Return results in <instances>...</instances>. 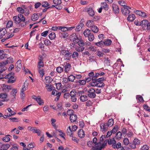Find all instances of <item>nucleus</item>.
I'll list each match as a JSON object with an SVG mask.
<instances>
[{"label": "nucleus", "instance_id": "obj_14", "mask_svg": "<svg viewBox=\"0 0 150 150\" xmlns=\"http://www.w3.org/2000/svg\"><path fill=\"white\" fill-rule=\"evenodd\" d=\"M7 33L6 28H0V37H3Z\"/></svg>", "mask_w": 150, "mask_h": 150}, {"label": "nucleus", "instance_id": "obj_62", "mask_svg": "<svg viewBox=\"0 0 150 150\" xmlns=\"http://www.w3.org/2000/svg\"><path fill=\"white\" fill-rule=\"evenodd\" d=\"M122 134L120 132H117L116 134V137L117 139H120L121 138L122 135Z\"/></svg>", "mask_w": 150, "mask_h": 150}, {"label": "nucleus", "instance_id": "obj_56", "mask_svg": "<svg viewBox=\"0 0 150 150\" xmlns=\"http://www.w3.org/2000/svg\"><path fill=\"white\" fill-rule=\"evenodd\" d=\"M17 11L21 13H24V10L23 8L21 7H18L17 8Z\"/></svg>", "mask_w": 150, "mask_h": 150}, {"label": "nucleus", "instance_id": "obj_27", "mask_svg": "<svg viewBox=\"0 0 150 150\" xmlns=\"http://www.w3.org/2000/svg\"><path fill=\"white\" fill-rule=\"evenodd\" d=\"M91 30L94 33H97L99 30L98 28L96 25H93L91 28Z\"/></svg>", "mask_w": 150, "mask_h": 150}, {"label": "nucleus", "instance_id": "obj_5", "mask_svg": "<svg viewBox=\"0 0 150 150\" xmlns=\"http://www.w3.org/2000/svg\"><path fill=\"white\" fill-rule=\"evenodd\" d=\"M84 11L87 12L88 14L91 16H93L95 15V12L92 7H88L85 8Z\"/></svg>", "mask_w": 150, "mask_h": 150}, {"label": "nucleus", "instance_id": "obj_44", "mask_svg": "<svg viewBox=\"0 0 150 150\" xmlns=\"http://www.w3.org/2000/svg\"><path fill=\"white\" fill-rule=\"evenodd\" d=\"M107 142H108V144L110 145L112 144V145L113 144L115 143V140L114 138H112L107 141Z\"/></svg>", "mask_w": 150, "mask_h": 150}, {"label": "nucleus", "instance_id": "obj_30", "mask_svg": "<svg viewBox=\"0 0 150 150\" xmlns=\"http://www.w3.org/2000/svg\"><path fill=\"white\" fill-rule=\"evenodd\" d=\"M11 135L9 134L7 135L6 136L2 138V140L4 142H8L10 140V139L9 137H10Z\"/></svg>", "mask_w": 150, "mask_h": 150}, {"label": "nucleus", "instance_id": "obj_46", "mask_svg": "<svg viewBox=\"0 0 150 150\" xmlns=\"http://www.w3.org/2000/svg\"><path fill=\"white\" fill-rule=\"evenodd\" d=\"M44 44L47 46H50L51 44V42L48 39H46L44 41Z\"/></svg>", "mask_w": 150, "mask_h": 150}, {"label": "nucleus", "instance_id": "obj_3", "mask_svg": "<svg viewBox=\"0 0 150 150\" xmlns=\"http://www.w3.org/2000/svg\"><path fill=\"white\" fill-rule=\"evenodd\" d=\"M73 110H69L67 112L68 115H70V119L71 122H74L76 121L77 119V115L73 114Z\"/></svg>", "mask_w": 150, "mask_h": 150}, {"label": "nucleus", "instance_id": "obj_33", "mask_svg": "<svg viewBox=\"0 0 150 150\" xmlns=\"http://www.w3.org/2000/svg\"><path fill=\"white\" fill-rule=\"evenodd\" d=\"M114 124V120L112 119H110L108 120V127H111Z\"/></svg>", "mask_w": 150, "mask_h": 150}, {"label": "nucleus", "instance_id": "obj_48", "mask_svg": "<svg viewBox=\"0 0 150 150\" xmlns=\"http://www.w3.org/2000/svg\"><path fill=\"white\" fill-rule=\"evenodd\" d=\"M118 3L120 5L122 6H123V7L127 6L126 3L124 1L121 0L119 1H118Z\"/></svg>", "mask_w": 150, "mask_h": 150}, {"label": "nucleus", "instance_id": "obj_59", "mask_svg": "<svg viewBox=\"0 0 150 150\" xmlns=\"http://www.w3.org/2000/svg\"><path fill=\"white\" fill-rule=\"evenodd\" d=\"M123 143L125 145H127L129 144V139L127 138H125L123 140Z\"/></svg>", "mask_w": 150, "mask_h": 150}, {"label": "nucleus", "instance_id": "obj_19", "mask_svg": "<svg viewBox=\"0 0 150 150\" xmlns=\"http://www.w3.org/2000/svg\"><path fill=\"white\" fill-rule=\"evenodd\" d=\"M78 134L79 137L81 138L84 137L85 135L84 132L82 129H80L79 130Z\"/></svg>", "mask_w": 150, "mask_h": 150}, {"label": "nucleus", "instance_id": "obj_25", "mask_svg": "<svg viewBox=\"0 0 150 150\" xmlns=\"http://www.w3.org/2000/svg\"><path fill=\"white\" fill-rule=\"evenodd\" d=\"M10 146L9 144H3L1 147L0 150H7Z\"/></svg>", "mask_w": 150, "mask_h": 150}, {"label": "nucleus", "instance_id": "obj_21", "mask_svg": "<svg viewBox=\"0 0 150 150\" xmlns=\"http://www.w3.org/2000/svg\"><path fill=\"white\" fill-rule=\"evenodd\" d=\"M67 134L70 137H72L73 135V132L72 131L70 126L69 127L68 129H67Z\"/></svg>", "mask_w": 150, "mask_h": 150}, {"label": "nucleus", "instance_id": "obj_35", "mask_svg": "<svg viewBox=\"0 0 150 150\" xmlns=\"http://www.w3.org/2000/svg\"><path fill=\"white\" fill-rule=\"evenodd\" d=\"M93 24V21L92 20H89L86 23V25L88 27L91 28Z\"/></svg>", "mask_w": 150, "mask_h": 150}, {"label": "nucleus", "instance_id": "obj_15", "mask_svg": "<svg viewBox=\"0 0 150 150\" xmlns=\"http://www.w3.org/2000/svg\"><path fill=\"white\" fill-rule=\"evenodd\" d=\"M21 61V60H18L16 64L17 68V71H19L22 67Z\"/></svg>", "mask_w": 150, "mask_h": 150}, {"label": "nucleus", "instance_id": "obj_13", "mask_svg": "<svg viewBox=\"0 0 150 150\" xmlns=\"http://www.w3.org/2000/svg\"><path fill=\"white\" fill-rule=\"evenodd\" d=\"M112 8L114 12L115 13H118L119 12L118 6L117 5L113 4H112Z\"/></svg>", "mask_w": 150, "mask_h": 150}, {"label": "nucleus", "instance_id": "obj_4", "mask_svg": "<svg viewBox=\"0 0 150 150\" xmlns=\"http://www.w3.org/2000/svg\"><path fill=\"white\" fill-rule=\"evenodd\" d=\"M81 38L79 36H78L76 34H73L71 35V39L73 42L75 43L79 42Z\"/></svg>", "mask_w": 150, "mask_h": 150}, {"label": "nucleus", "instance_id": "obj_57", "mask_svg": "<svg viewBox=\"0 0 150 150\" xmlns=\"http://www.w3.org/2000/svg\"><path fill=\"white\" fill-rule=\"evenodd\" d=\"M14 35V34L12 33H9L7 35V36H6L5 38V40L8 39L11 37H12Z\"/></svg>", "mask_w": 150, "mask_h": 150}, {"label": "nucleus", "instance_id": "obj_28", "mask_svg": "<svg viewBox=\"0 0 150 150\" xmlns=\"http://www.w3.org/2000/svg\"><path fill=\"white\" fill-rule=\"evenodd\" d=\"M88 96L86 95H81L80 97V99L81 102H84L88 99Z\"/></svg>", "mask_w": 150, "mask_h": 150}, {"label": "nucleus", "instance_id": "obj_2", "mask_svg": "<svg viewBox=\"0 0 150 150\" xmlns=\"http://www.w3.org/2000/svg\"><path fill=\"white\" fill-rule=\"evenodd\" d=\"M4 78L8 79L7 82L8 83H13L15 82L16 80V77L15 76L14 74L13 73H11L6 75Z\"/></svg>", "mask_w": 150, "mask_h": 150}, {"label": "nucleus", "instance_id": "obj_24", "mask_svg": "<svg viewBox=\"0 0 150 150\" xmlns=\"http://www.w3.org/2000/svg\"><path fill=\"white\" fill-rule=\"evenodd\" d=\"M68 36V33L67 32L62 33L59 35L60 37L61 38H63L64 39L67 38Z\"/></svg>", "mask_w": 150, "mask_h": 150}, {"label": "nucleus", "instance_id": "obj_58", "mask_svg": "<svg viewBox=\"0 0 150 150\" xmlns=\"http://www.w3.org/2000/svg\"><path fill=\"white\" fill-rule=\"evenodd\" d=\"M38 71L40 74V76L41 78H42L44 75V69H38Z\"/></svg>", "mask_w": 150, "mask_h": 150}, {"label": "nucleus", "instance_id": "obj_45", "mask_svg": "<svg viewBox=\"0 0 150 150\" xmlns=\"http://www.w3.org/2000/svg\"><path fill=\"white\" fill-rule=\"evenodd\" d=\"M89 40L90 41H93L94 39V37L93 33H91L88 37Z\"/></svg>", "mask_w": 150, "mask_h": 150}, {"label": "nucleus", "instance_id": "obj_31", "mask_svg": "<svg viewBox=\"0 0 150 150\" xmlns=\"http://www.w3.org/2000/svg\"><path fill=\"white\" fill-rule=\"evenodd\" d=\"M71 55L72 56V58L76 60L77 58H78L79 54L77 52H73Z\"/></svg>", "mask_w": 150, "mask_h": 150}, {"label": "nucleus", "instance_id": "obj_42", "mask_svg": "<svg viewBox=\"0 0 150 150\" xmlns=\"http://www.w3.org/2000/svg\"><path fill=\"white\" fill-rule=\"evenodd\" d=\"M8 54H5V52L3 53L2 54H1V55L0 57V60H3L5 59L8 57Z\"/></svg>", "mask_w": 150, "mask_h": 150}, {"label": "nucleus", "instance_id": "obj_40", "mask_svg": "<svg viewBox=\"0 0 150 150\" xmlns=\"http://www.w3.org/2000/svg\"><path fill=\"white\" fill-rule=\"evenodd\" d=\"M8 62L9 61L8 59H6L4 61L1 62H0V66H2L3 67H6L5 66L8 63Z\"/></svg>", "mask_w": 150, "mask_h": 150}, {"label": "nucleus", "instance_id": "obj_29", "mask_svg": "<svg viewBox=\"0 0 150 150\" xmlns=\"http://www.w3.org/2000/svg\"><path fill=\"white\" fill-rule=\"evenodd\" d=\"M72 54L69 52L64 55V58L65 59L69 60L70 59Z\"/></svg>", "mask_w": 150, "mask_h": 150}, {"label": "nucleus", "instance_id": "obj_49", "mask_svg": "<svg viewBox=\"0 0 150 150\" xmlns=\"http://www.w3.org/2000/svg\"><path fill=\"white\" fill-rule=\"evenodd\" d=\"M53 3L56 5H59L61 4L62 3L61 0H53Z\"/></svg>", "mask_w": 150, "mask_h": 150}, {"label": "nucleus", "instance_id": "obj_39", "mask_svg": "<svg viewBox=\"0 0 150 150\" xmlns=\"http://www.w3.org/2000/svg\"><path fill=\"white\" fill-rule=\"evenodd\" d=\"M68 78L69 81L73 82L75 79V76L72 75H70L68 76Z\"/></svg>", "mask_w": 150, "mask_h": 150}, {"label": "nucleus", "instance_id": "obj_1", "mask_svg": "<svg viewBox=\"0 0 150 150\" xmlns=\"http://www.w3.org/2000/svg\"><path fill=\"white\" fill-rule=\"evenodd\" d=\"M13 20L15 23L17 24H19L22 21H25V18L23 15L20 13L18 15V16H14L13 17Z\"/></svg>", "mask_w": 150, "mask_h": 150}, {"label": "nucleus", "instance_id": "obj_20", "mask_svg": "<svg viewBox=\"0 0 150 150\" xmlns=\"http://www.w3.org/2000/svg\"><path fill=\"white\" fill-rule=\"evenodd\" d=\"M112 146L113 148L114 149H118L120 148H121V144L120 142H118L117 143H116V141H115V143L113 144L112 145Z\"/></svg>", "mask_w": 150, "mask_h": 150}, {"label": "nucleus", "instance_id": "obj_32", "mask_svg": "<svg viewBox=\"0 0 150 150\" xmlns=\"http://www.w3.org/2000/svg\"><path fill=\"white\" fill-rule=\"evenodd\" d=\"M38 15L36 13H34L31 17V18L33 21H35L38 19Z\"/></svg>", "mask_w": 150, "mask_h": 150}, {"label": "nucleus", "instance_id": "obj_43", "mask_svg": "<svg viewBox=\"0 0 150 150\" xmlns=\"http://www.w3.org/2000/svg\"><path fill=\"white\" fill-rule=\"evenodd\" d=\"M37 101L39 105H42L44 103L43 100L39 96H38V99Z\"/></svg>", "mask_w": 150, "mask_h": 150}, {"label": "nucleus", "instance_id": "obj_36", "mask_svg": "<svg viewBox=\"0 0 150 150\" xmlns=\"http://www.w3.org/2000/svg\"><path fill=\"white\" fill-rule=\"evenodd\" d=\"M49 37L51 40H54L56 37L55 33L54 32L51 33L49 35Z\"/></svg>", "mask_w": 150, "mask_h": 150}, {"label": "nucleus", "instance_id": "obj_38", "mask_svg": "<svg viewBox=\"0 0 150 150\" xmlns=\"http://www.w3.org/2000/svg\"><path fill=\"white\" fill-rule=\"evenodd\" d=\"M13 23L12 21H8L6 24V28H9L12 27L13 25Z\"/></svg>", "mask_w": 150, "mask_h": 150}, {"label": "nucleus", "instance_id": "obj_9", "mask_svg": "<svg viewBox=\"0 0 150 150\" xmlns=\"http://www.w3.org/2000/svg\"><path fill=\"white\" fill-rule=\"evenodd\" d=\"M91 85L93 86H96L101 88L103 87L105 85L104 83L99 82H93L91 83Z\"/></svg>", "mask_w": 150, "mask_h": 150}, {"label": "nucleus", "instance_id": "obj_34", "mask_svg": "<svg viewBox=\"0 0 150 150\" xmlns=\"http://www.w3.org/2000/svg\"><path fill=\"white\" fill-rule=\"evenodd\" d=\"M95 44L98 46L101 47L105 45V43L104 41H100L98 42H96Z\"/></svg>", "mask_w": 150, "mask_h": 150}, {"label": "nucleus", "instance_id": "obj_17", "mask_svg": "<svg viewBox=\"0 0 150 150\" xmlns=\"http://www.w3.org/2000/svg\"><path fill=\"white\" fill-rule=\"evenodd\" d=\"M64 71L66 72H68L69 70L71 65L69 63H66L64 64Z\"/></svg>", "mask_w": 150, "mask_h": 150}, {"label": "nucleus", "instance_id": "obj_60", "mask_svg": "<svg viewBox=\"0 0 150 150\" xmlns=\"http://www.w3.org/2000/svg\"><path fill=\"white\" fill-rule=\"evenodd\" d=\"M112 42L110 39H108L106 41L104 42L105 45L107 46L109 45H111Z\"/></svg>", "mask_w": 150, "mask_h": 150}, {"label": "nucleus", "instance_id": "obj_37", "mask_svg": "<svg viewBox=\"0 0 150 150\" xmlns=\"http://www.w3.org/2000/svg\"><path fill=\"white\" fill-rule=\"evenodd\" d=\"M107 143V141L106 140H105L103 143L99 147L97 148V149L98 150H101L106 145V144Z\"/></svg>", "mask_w": 150, "mask_h": 150}, {"label": "nucleus", "instance_id": "obj_23", "mask_svg": "<svg viewBox=\"0 0 150 150\" xmlns=\"http://www.w3.org/2000/svg\"><path fill=\"white\" fill-rule=\"evenodd\" d=\"M102 7L105 10L107 11L109 9V6L105 2L101 3Z\"/></svg>", "mask_w": 150, "mask_h": 150}, {"label": "nucleus", "instance_id": "obj_41", "mask_svg": "<svg viewBox=\"0 0 150 150\" xmlns=\"http://www.w3.org/2000/svg\"><path fill=\"white\" fill-rule=\"evenodd\" d=\"M96 91H94L93 92L90 93H88V96L90 98H94L95 97L96 95L95 93Z\"/></svg>", "mask_w": 150, "mask_h": 150}, {"label": "nucleus", "instance_id": "obj_51", "mask_svg": "<svg viewBox=\"0 0 150 150\" xmlns=\"http://www.w3.org/2000/svg\"><path fill=\"white\" fill-rule=\"evenodd\" d=\"M45 79L46 82L47 83H50L51 82V78L50 76H47L45 77Z\"/></svg>", "mask_w": 150, "mask_h": 150}, {"label": "nucleus", "instance_id": "obj_50", "mask_svg": "<svg viewBox=\"0 0 150 150\" xmlns=\"http://www.w3.org/2000/svg\"><path fill=\"white\" fill-rule=\"evenodd\" d=\"M56 71L59 73H60L63 71L64 69L60 67H59L57 68Z\"/></svg>", "mask_w": 150, "mask_h": 150}, {"label": "nucleus", "instance_id": "obj_63", "mask_svg": "<svg viewBox=\"0 0 150 150\" xmlns=\"http://www.w3.org/2000/svg\"><path fill=\"white\" fill-rule=\"evenodd\" d=\"M96 54L99 57H102L103 56L104 54L101 51H99L98 50H97L96 52Z\"/></svg>", "mask_w": 150, "mask_h": 150}, {"label": "nucleus", "instance_id": "obj_16", "mask_svg": "<svg viewBox=\"0 0 150 150\" xmlns=\"http://www.w3.org/2000/svg\"><path fill=\"white\" fill-rule=\"evenodd\" d=\"M135 18V16L134 14H131L128 15L127 18V20L129 22L133 21Z\"/></svg>", "mask_w": 150, "mask_h": 150}, {"label": "nucleus", "instance_id": "obj_18", "mask_svg": "<svg viewBox=\"0 0 150 150\" xmlns=\"http://www.w3.org/2000/svg\"><path fill=\"white\" fill-rule=\"evenodd\" d=\"M134 13H135L136 14L140 16L144 17H145L146 16V13L144 12H143L140 11H137L136 10L134 11Z\"/></svg>", "mask_w": 150, "mask_h": 150}, {"label": "nucleus", "instance_id": "obj_12", "mask_svg": "<svg viewBox=\"0 0 150 150\" xmlns=\"http://www.w3.org/2000/svg\"><path fill=\"white\" fill-rule=\"evenodd\" d=\"M100 125L101 129L103 132H105L107 130L108 127L107 123H102L100 124Z\"/></svg>", "mask_w": 150, "mask_h": 150}, {"label": "nucleus", "instance_id": "obj_22", "mask_svg": "<svg viewBox=\"0 0 150 150\" xmlns=\"http://www.w3.org/2000/svg\"><path fill=\"white\" fill-rule=\"evenodd\" d=\"M17 92V90L16 89H12V91L11 92V95L13 96V100H14L16 99V93Z\"/></svg>", "mask_w": 150, "mask_h": 150}, {"label": "nucleus", "instance_id": "obj_64", "mask_svg": "<svg viewBox=\"0 0 150 150\" xmlns=\"http://www.w3.org/2000/svg\"><path fill=\"white\" fill-rule=\"evenodd\" d=\"M143 108L146 110L150 112V108L147 105L144 104L143 105Z\"/></svg>", "mask_w": 150, "mask_h": 150}, {"label": "nucleus", "instance_id": "obj_11", "mask_svg": "<svg viewBox=\"0 0 150 150\" xmlns=\"http://www.w3.org/2000/svg\"><path fill=\"white\" fill-rule=\"evenodd\" d=\"M148 24L149 22L148 20H143L141 22V26L143 27L146 26L147 29L149 30L150 29V28L149 27Z\"/></svg>", "mask_w": 150, "mask_h": 150}, {"label": "nucleus", "instance_id": "obj_26", "mask_svg": "<svg viewBox=\"0 0 150 150\" xmlns=\"http://www.w3.org/2000/svg\"><path fill=\"white\" fill-rule=\"evenodd\" d=\"M91 33L90 30L86 29L84 31L83 34L85 37H88Z\"/></svg>", "mask_w": 150, "mask_h": 150}, {"label": "nucleus", "instance_id": "obj_47", "mask_svg": "<svg viewBox=\"0 0 150 150\" xmlns=\"http://www.w3.org/2000/svg\"><path fill=\"white\" fill-rule=\"evenodd\" d=\"M128 137H133L134 134L133 132L131 131H128V132L126 134Z\"/></svg>", "mask_w": 150, "mask_h": 150}, {"label": "nucleus", "instance_id": "obj_10", "mask_svg": "<svg viewBox=\"0 0 150 150\" xmlns=\"http://www.w3.org/2000/svg\"><path fill=\"white\" fill-rule=\"evenodd\" d=\"M61 93L57 91L54 90L52 92V94L54 96H56V98L55 99V101H57L59 99L60 96L61 95Z\"/></svg>", "mask_w": 150, "mask_h": 150}, {"label": "nucleus", "instance_id": "obj_54", "mask_svg": "<svg viewBox=\"0 0 150 150\" xmlns=\"http://www.w3.org/2000/svg\"><path fill=\"white\" fill-rule=\"evenodd\" d=\"M76 93V90H72L70 93V95L71 96H75Z\"/></svg>", "mask_w": 150, "mask_h": 150}, {"label": "nucleus", "instance_id": "obj_53", "mask_svg": "<svg viewBox=\"0 0 150 150\" xmlns=\"http://www.w3.org/2000/svg\"><path fill=\"white\" fill-rule=\"evenodd\" d=\"M77 43H78L79 46L81 47H83V46H84V43L83 42L81 38L79 42H78Z\"/></svg>", "mask_w": 150, "mask_h": 150}, {"label": "nucleus", "instance_id": "obj_6", "mask_svg": "<svg viewBox=\"0 0 150 150\" xmlns=\"http://www.w3.org/2000/svg\"><path fill=\"white\" fill-rule=\"evenodd\" d=\"M131 8L128 6L122 7L121 8V11L122 14L125 16H127L130 13V11L128 9Z\"/></svg>", "mask_w": 150, "mask_h": 150}, {"label": "nucleus", "instance_id": "obj_52", "mask_svg": "<svg viewBox=\"0 0 150 150\" xmlns=\"http://www.w3.org/2000/svg\"><path fill=\"white\" fill-rule=\"evenodd\" d=\"M7 97L8 95L6 93H1L0 94V98L4 99L6 98Z\"/></svg>", "mask_w": 150, "mask_h": 150}, {"label": "nucleus", "instance_id": "obj_55", "mask_svg": "<svg viewBox=\"0 0 150 150\" xmlns=\"http://www.w3.org/2000/svg\"><path fill=\"white\" fill-rule=\"evenodd\" d=\"M50 6V4L47 1L43 2L42 4V6L44 7H47Z\"/></svg>", "mask_w": 150, "mask_h": 150}, {"label": "nucleus", "instance_id": "obj_61", "mask_svg": "<svg viewBox=\"0 0 150 150\" xmlns=\"http://www.w3.org/2000/svg\"><path fill=\"white\" fill-rule=\"evenodd\" d=\"M133 142L136 145H138L140 144V141L137 139H135L133 140Z\"/></svg>", "mask_w": 150, "mask_h": 150}, {"label": "nucleus", "instance_id": "obj_7", "mask_svg": "<svg viewBox=\"0 0 150 150\" xmlns=\"http://www.w3.org/2000/svg\"><path fill=\"white\" fill-rule=\"evenodd\" d=\"M1 87L3 91L5 92H8L9 90H11L12 88L11 86H9L5 84H3L2 85Z\"/></svg>", "mask_w": 150, "mask_h": 150}, {"label": "nucleus", "instance_id": "obj_8", "mask_svg": "<svg viewBox=\"0 0 150 150\" xmlns=\"http://www.w3.org/2000/svg\"><path fill=\"white\" fill-rule=\"evenodd\" d=\"M28 128V130L32 131L33 132L37 133L38 135H40L41 131L39 129H37L35 127L31 126H29Z\"/></svg>", "mask_w": 150, "mask_h": 150}]
</instances>
